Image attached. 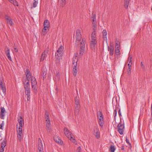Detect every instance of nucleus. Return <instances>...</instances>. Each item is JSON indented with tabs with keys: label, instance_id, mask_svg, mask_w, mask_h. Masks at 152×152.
<instances>
[{
	"label": "nucleus",
	"instance_id": "obj_55",
	"mask_svg": "<svg viewBox=\"0 0 152 152\" xmlns=\"http://www.w3.org/2000/svg\"><path fill=\"white\" fill-rule=\"evenodd\" d=\"M126 141L127 143L129 144V145L130 144V143L129 140H128L127 138H126Z\"/></svg>",
	"mask_w": 152,
	"mask_h": 152
},
{
	"label": "nucleus",
	"instance_id": "obj_26",
	"mask_svg": "<svg viewBox=\"0 0 152 152\" xmlns=\"http://www.w3.org/2000/svg\"><path fill=\"white\" fill-rule=\"evenodd\" d=\"M103 37L104 39L107 40V32L106 30L104 29L102 31Z\"/></svg>",
	"mask_w": 152,
	"mask_h": 152
},
{
	"label": "nucleus",
	"instance_id": "obj_40",
	"mask_svg": "<svg viewBox=\"0 0 152 152\" xmlns=\"http://www.w3.org/2000/svg\"><path fill=\"white\" fill-rule=\"evenodd\" d=\"M132 57L130 56L129 55V57L128 58V61L129 62V63L132 64Z\"/></svg>",
	"mask_w": 152,
	"mask_h": 152
},
{
	"label": "nucleus",
	"instance_id": "obj_62",
	"mask_svg": "<svg viewBox=\"0 0 152 152\" xmlns=\"http://www.w3.org/2000/svg\"><path fill=\"white\" fill-rule=\"evenodd\" d=\"M151 118H152V111H151Z\"/></svg>",
	"mask_w": 152,
	"mask_h": 152
},
{
	"label": "nucleus",
	"instance_id": "obj_50",
	"mask_svg": "<svg viewBox=\"0 0 152 152\" xmlns=\"http://www.w3.org/2000/svg\"><path fill=\"white\" fill-rule=\"evenodd\" d=\"M31 77L26 76V79H27V80L28 81V82H29V81L30 80V77L31 78Z\"/></svg>",
	"mask_w": 152,
	"mask_h": 152
},
{
	"label": "nucleus",
	"instance_id": "obj_53",
	"mask_svg": "<svg viewBox=\"0 0 152 152\" xmlns=\"http://www.w3.org/2000/svg\"><path fill=\"white\" fill-rule=\"evenodd\" d=\"M91 36H95V31H93L91 34Z\"/></svg>",
	"mask_w": 152,
	"mask_h": 152
},
{
	"label": "nucleus",
	"instance_id": "obj_57",
	"mask_svg": "<svg viewBox=\"0 0 152 152\" xmlns=\"http://www.w3.org/2000/svg\"><path fill=\"white\" fill-rule=\"evenodd\" d=\"M46 74V73H45V72H43V74H42V76L43 77V79H44V76H45Z\"/></svg>",
	"mask_w": 152,
	"mask_h": 152
},
{
	"label": "nucleus",
	"instance_id": "obj_5",
	"mask_svg": "<svg viewBox=\"0 0 152 152\" xmlns=\"http://www.w3.org/2000/svg\"><path fill=\"white\" fill-rule=\"evenodd\" d=\"M31 77L32 87L34 90L36 89V87L37 86V82L36 79L35 77L33 76H32Z\"/></svg>",
	"mask_w": 152,
	"mask_h": 152
},
{
	"label": "nucleus",
	"instance_id": "obj_29",
	"mask_svg": "<svg viewBox=\"0 0 152 152\" xmlns=\"http://www.w3.org/2000/svg\"><path fill=\"white\" fill-rule=\"evenodd\" d=\"M91 18L92 19V23H96V15L92 13Z\"/></svg>",
	"mask_w": 152,
	"mask_h": 152
},
{
	"label": "nucleus",
	"instance_id": "obj_3",
	"mask_svg": "<svg viewBox=\"0 0 152 152\" xmlns=\"http://www.w3.org/2000/svg\"><path fill=\"white\" fill-rule=\"evenodd\" d=\"M117 128L119 133L121 135L123 134L124 128V124H122L120 122L117 126Z\"/></svg>",
	"mask_w": 152,
	"mask_h": 152
},
{
	"label": "nucleus",
	"instance_id": "obj_30",
	"mask_svg": "<svg viewBox=\"0 0 152 152\" xmlns=\"http://www.w3.org/2000/svg\"><path fill=\"white\" fill-rule=\"evenodd\" d=\"M46 126L47 128V129L48 130H49L51 129V126L50 125V121H49L48 122H46Z\"/></svg>",
	"mask_w": 152,
	"mask_h": 152
},
{
	"label": "nucleus",
	"instance_id": "obj_14",
	"mask_svg": "<svg viewBox=\"0 0 152 152\" xmlns=\"http://www.w3.org/2000/svg\"><path fill=\"white\" fill-rule=\"evenodd\" d=\"M1 111L0 113V117L3 119H4V113L5 112V108L4 107H1Z\"/></svg>",
	"mask_w": 152,
	"mask_h": 152
},
{
	"label": "nucleus",
	"instance_id": "obj_13",
	"mask_svg": "<svg viewBox=\"0 0 152 152\" xmlns=\"http://www.w3.org/2000/svg\"><path fill=\"white\" fill-rule=\"evenodd\" d=\"M77 56L76 55L74 54V56L72 60V66H77V62L78 61V59L77 58Z\"/></svg>",
	"mask_w": 152,
	"mask_h": 152
},
{
	"label": "nucleus",
	"instance_id": "obj_37",
	"mask_svg": "<svg viewBox=\"0 0 152 152\" xmlns=\"http://www.w3.org/2000/svg\"><path fill=\"white\" fill-rule=\"evenodd\" d=\"M119 48H115V53L116 55H119L120 53Z\"/></svg>",
	"mask_w": 152,
	"mask_h": 152
},
{
	"label": "nucleus",
	"instance_id": "obj_24",
	"mask_svg": "<svg viewBox=\"0 0 152 152\" xmlns=\"http://www.w3.org/2000/svg\"><path fill=\"white\" fill-rule=\"evenodd\" d=\"M66 3V0H60L59 6L61 7H63Z\"/></svg>",
	"mask_w": 152,
	"mask_h": 152
},
{
	"label": "nucleus",
	"instance_id": "obj_1",
	"mask_svg": "<svg viewBox=\"0 0 152 152\" xmlns=\"http://www.w3.org/2000/svg\"><path fill=\"white\" fill-rule=\"evenodd\" d=\"M64 131L65 135L72 142L75 143L76 142L75 140L73 138V135L71 132L66 127L64 128Z\"/></svg>",
	"mask_w": 152,
	"mask_h": 152
},
{
	"label": "nucleus",
	"instance_id": "obj_34",
	"mask_svg": "<svg viewBox=\"0 0 152 152\" xmlns=\"http://www.w3.org/2000/svg\"><path fill=\"white\" fill-rule=\"evenodd\" d=\"M9 1L11 3H12L14 6L17 7L18 6V3L16 1H14L13 0H10Z\"/></svg>",
	"mask_w": 152,
	"mask_h": 152
},
{
	"label": "nucleus",
	"instance_id": "obj_27",
	"mask_svg": "<svg viewBox=\"0 0 152 152\" xmlns=\"http://www.w3.org/2000/svg\"><path fill=\"white\" fill-rule=\"evenodd\" d=\"M54 139L56 142L59 143L60 144H62L63 143V142L61 140L58 138L57 137H54Z\"/></svg>",
	"mask_w": 152,
	"mask_h": 152
},
{
	"label": "nucleus",
	"instance_id": "obj_8",
	"mask_svg": "<svg viewBox=\"0 0 152 152\" xmlns=\"http://www.w3.org/2000/svg\"><path fill=\"white\" fill-rule=\"evenodd\" d=\"M80 43L82 45V46H80V51H82L83 52H84L85 48V39H83L82 42H80Z\"/></svg>",
	"mask_w": 152,
	"mask_h": 152
},
{
	"label": "nucleus",
	"instance_id": "obj_7",
	"mask_svg": "<svg viewBox=\"0 0 152 152\" xmlns=\"http://www.w3.org/2000/svg\"><path fill=\"white\" fill-rule=\"evenodd\" d=\"M76 39L77 40L79 41H80L81 39V35L80 33V31L79 29H77L76 32Z\"/></svg>",
	"mask_w": 152,
	"mask_h": 152
},
{
	"label": "nucleus",
	"instance_id": "obj_44",
	"mask_svg": "<svg viewBox=\"0 0 152 152\" xmlns=\"http://www.w3.org/2000/svg\"><path fill=\"white\" fill-rule=\"evenodd\" d=\"M1 88L3 92L4 93L6 91V89L5 88H4V86H3L0 87Z\"/></svg>",
	"mask_w": 152,
	"mask_h": 152
},
{
	"label": "nucleus",
	"instance_id": "obj_9",
	"mask_svg": "<svg viewBox=\"0 0 152 152\" xmlns=\"http://www.w3.org/2000/svg\"><path fill=\"white\" fill-rule=\"evenodd\" d=\"M93 134L96 136L97 139H98L100 137L99 133V130L96 128H95L94 129V131Z\"/></svg>",
	"mask_w": 152,
	"mask_h": 152
},
{
	"label": "nucleus",
	"instance_id": "obj_32",
	"mask_svg": "<svg viewBox=\"0 0 152 152\" xmlns=\"http://www.w3.org/2000/svg\"><path fill=\"white\" fill-rule=\"evenodd\" d=\"M25 73L26 76L31 77V74L28 69H26Z\"/></svg>",
	"mask_w": 152,
	"mask_h": 152
},
{
	"label": "nucleus",
	"instance_id": "obj_31",
	"mask_svg": "<svg viewBox=\"0 0 152 152\" xmlns=\"http://www.w3.org/2000/svg\"><path fill=\"white\" fill-rule=\"evenodd\" d=\"M115 150V146L111 145L110 148V152H114Z\"/></svg>",
	"mask_w": 152,
	"mask_h": 152
},
{
	"label": "nucleus",
	"instance_id": "obj_39",
	"mask_svg": "<svg viewBox=\"0 0 152 152\" xmlns=\"http://www.w3.org/2000/svg\"><path fill=\"white\" fill-rule=\"evenodd\" d=\"M34 2L33 3L32 7L34 8L37 6V4H38V1H36V0H34Z\"/></svg>",
	"mask_w": 152,
	"mask_h": 152
},
{
	"label": "nucleus",
	"instance_id": "obj_2",
	"mask_svg": "<svg viewBox=\"0 0 152 152\" xmlns=\"http://www.w3.org/2000/svg\"><path fill=\"white\" fill-rule=\"evenodd\" d=\"M97 115L99 120V125L101 127H102L104 124L103 114L101 111H99L97 112Z\"/></svg>",
	"mask_w": 152,
	"mask_h": 152
},
{
	"label": "nucleus",
	"instance_id": "obj_12",
	"mask_svg": "<svg viewBox=\"0 0 152 152\" xmlns=\"http://www.w3.org/2000/svg\"><path fill=\"white\" fill-rule=\"evenodd\" d=\"M48 52V50H45L43 53H42V56H41V57L40 59V61H43L45 57L47 56V54Z\"/></svg>",
	"mask_w": 152,
	"mask_h": 152
},
{
	"label": "nucleus",
	"instance_id": "obj_18",
	"mask_svg": "<svg viewBox=\"0 0 152 152\" xmlns=\"http://www.w3.org/2000/svg\"><path fill=\"white\" fill-rule=\"evenodd\" d=\"M44 26L45 28H49L50 26V22L47 20H45L44 23Z\"/></svg>",
	"mask_w": 152,
	"mask_h": 152
},
{
	"label": "nucleus",
	"instance_id": "obj_22",
	"mask_svg": "<svg viewBox=\"0 0 152 152\" xmlns=\"http://www.w3.org/2000/svg\"><path fill=\"white\" fill-rule=\"evenodd\" d=\"M26 81V80L25 79V82H23V84L24 88H30V85L29 82H27L26 83L25 82Z\"/></svg>",
	"mask_w": 152,
	"mask_h": 152
},
{
	"label": "nucleus",
	"instance_id": "obj_56",
	"mask_svg": "<svg viewBox=\"0 0 152 152\" xmlns=\"http://www.w3.org/2000/svg\"><path fill=\"white\" fill-rule=\"evenodd\" d=\"M3 86V83L2 80L0 79V87Z\"/></svg>",
	"mask_w": 152,
	"mask_h": 152
},
{
	"label": "nucleus",
	"instance_id": "obj_47",
	"mask_svg": "<svg viewBox=\"0 0 152 152\" xmlns=\"http://www.w3.org/2000/svg\"><path fill=\"white\" fill-rule=\"evenodd\" d=\"M83 53H84V52H83L82 51L80 50V52H79V56H82L83 55Z\"/></svg>",
	"mask_w": 152,
	"mask_h": 152
},
{
	"label": "nucleus",
	"instance_id": "obj_21",
	"mask_svg": "<svg viewBox=\"0 0 152 152\" xmlns=\"http://www.w3.org/2000/svg\"><path fill=\"white\" fill-rule=\"evenodd\" d=\"M72 73L73 75L75 77L77 73V66H73Z\"/></svg>",
	"mask_w": 152,
	"mask_h": 152
},
{
	"label": "nucleus",
	"instance_id": "obj_49",
	"mask_svg": "<svg viewBox=\"0 0 152 152\" xmlns=\"http://www.w3.org/2000/svg\"><path fill=\"white\" fill-rule=\"evenodd\" d=\"M93 27H94V28H96L97 25L96 23H92Z\"/></svg>",
	"mask_w": 152,
	"mask_h": 152
},
{
	"label": "nucleus",
	"instance_id": "obj_25",
	"mask_svg": "<svg viewBox=\"0 0 152 152\" xmlns=\"http://www.w3.org/2000/svg\"><path fill=\"white\" fill-rule=\"evenodd\" d=\"M130 0H124V5L126 9H127L128 7Z\"/></svg>",
	"mask_w": 152,
	"mask_h": 152
},
{
	"label": "nucleus",
	"instance_id": "obj_63",
	"mask_svg": "<svg viewBox=\"0 0 152 152\" xmlns=\"http://www.w3.org/2000/svg\"><path fill=\"white\" fill-rule=\"evenodd\" d=\"M151 111H152V104L151 105Z\"/></svg>",
	"mask_w": 152,
	"mask_h": 152
},
{
	"label": "nucleus",
	"instance_id": "obj_6",
	"mask_svg": "<svg viewBox=\"0 0 152 152\" xmlns=\"http://www.w3.org/2000/svg\"><path fill=\"white\" fill-rule=\"evenodd\" d=\"M5 53L8 58L9 60L12 61V58L10 54V48L8 47H7V46H6L5 48Z\"/></svg>",
	"mask_w": 152,
	"mask_h": 152
},
{
	"label": "nucleus",
	"instance_id": "obj_19",
	"mask_svg": "<svg viewBox=\"0 0 152 152\" xmlns=\"http://www.w3.org/2000/svg\"><path fill=\"white\" fill-rule=\"evenodd\" d=\"M45 121L46 122H48L49 121H50L49 115L48 113L46 111L45 115Z\"/></svg>",
	"mask_w": 152,
	"mask_h": 152
},
{
	"label": "nucleus",
	"instance_id": "obj_41",
	"mask_svg": "<svg viewBox=\"0 0 152 152\" xmlns=\"http://www.w3.org/2000/svg\"><path fill=\"white\" fill-rule=\"evenodd\" d=\"M131 68L128 67V68L127 69V72H128V74L129 75H130L131 74Z\"/></svg>",
	"mask_w": 152,
	"mask_h": 152
},
{
	"label": "nucleus",
	"instance_id": "obj_42",
	"mask_svg": "<svg viewBox=\"0 0 152 152\" xmlns=\"http://www.w3.org/2000/svg\"><path fill=\"white\" fill-rule=\"evenodd\" d=\"M114 114H115L114 119H115L117 114V109L116 108H115V109L114 110Z\"/></svg>",
	"mask_w": 152,
	"mask_h": 152
},
{
	"label": "nucleus",
	"instance_id": "obj_33",
	"mask_svg": "<svg viewBox=\"0 0 152 152\" xmlns=\"http://www.w3.org/2000/svg\"><path fill=\"white\" fill-rule=\"evenodd\" d=\"M120 45L119 42L117 39L115 42V48H120Z\"/></svg>",
	"mask_w": 152,
	"mask_h": 152
},
{
	"label": "nucleus",
	"instance_id": "obj_61",
	"mask_svg": "<svg viewBox=\"0 0 152 152\" xmlns=\"http://www.w3.org/2000/svg\"><path fill=\"white\" fill-rule=\"evenodd\" d=\"M121 149L122 150H124V146H122L121 147Z\"/></svg>",
	"mask_w": 152,
	"mask_h": 152
},
{
	"label": "nucleus",
	"instance_id": "obj_46",
	"mask_svg": "<svg viewBox=\"0 0 152 152\" xmlns=\"http://www.w3.org/2000/svg\"><path fill=\"white\" fill-rule=\"evenodd\" d=\"M57 50H59V51L62 52L63 48L62 45H61L59 47L58 49Z\"/></svg>",
	"mask_w": 152,
	"mask_h": 152
},
{
	"label": "nucleus",
	"instance_id": "obj_23",
	"mask_svg": "<svg viewBox=\"0 0 152 152\" xmlns=\"http://www.w3.org/2000/svg\"><path fill=\"white\" fill-rule=\"evenodd\" d=\"M96 36H91V44L94 45L96 44L97 41L96 39Z\"/></svg>",
	"mask_w": 152,
	"mask_h": 152
},
{
	"label": "nucleus",
	"instance_id": "obj_11",
	"mask_svg": "<svg viewBox=\"0 0 152 152\" xmlns=\"http://www.w3.org/2000/svg\"><path fill=\"white\" fill-rule=\"evenodd\" d=\"M18 122L19 123V126H23L24 124V120L21 116H19L18 118Z\"/></svg>",
	"mask_w": 152,
	"mask_h": 152
},
{
	"label": "nucleus",
	"instance_id": "obj_36",
	"mask_svg": "<svg viewBox=\"0 0 152 152\" xmlns=\"http://www.w3.org/2000/svg\"><path fill=\"white\" fill-rule=\"evenodd\" d=\"M75 105H77V104L79 105L80 104V103L79 101L77 98V97H75Z\"/></svg>",
	"mask_w": 152,
	"mask_h": 152
},
{
	"label": "nucleus",
	"instance_id": "obj_54",
	"mask_svg": "<svg viewBox=\"0 0 152 152\" xmlns=\"http://www.w3.org/2000/svg\"><path fill=\"white\" fill-rule=\"evenodd\" d=\"M0 152H4V148H1L0 149Z\"/></svg>",
	"mask_w": 152,
	"mask_h": 152
},
{
	"label": "nucleus",
	"instance_id": "obj_28",
	"mask_svg": "<svg viewBox=\"0 0 152 152\" xmlns=\"http://www.w3.org/2000/svg\"><path fill=\"white\" fill-rule=\"evenodd\" d=\"M7 140L6 138L1 143V148H4L6 145Z\"/></svg>",
	"mask_w": 152,
	"mask_h": 152
},
{
	"label": "nucleus",
	"instance_id": "obj_48",
	"mask_svg": "<svg viewBox=\"0 0 152 152\" xmlns=\"http://www.w3.org/2000/svg\"><path fill=\"white\" fill-rule=\"evenodd\" d=\"M48 28H45V27H44V28L42 29V31L45 34H46L47 33V29Z\"/></svg>",
	"mask_w": 152,
	"mask_h": 152
},
{
	"label": "nucleus",
	"instance_id": "obj_15",
	"mask_svg": "<svg viewBox=\"0 0 152 152\" xmlns=\"http://www.w3.org/2000/svg\"><path fill=\"white\" fill-rule=\"evenodd\" d=\"M75 115H77L78 114L80 110V104L75 105Z\"/></svg>",
	"mask_w": 152,
	"mask_h": 152
},
{
	"label": "nucleus",
	"instance_id": "obj_58",
	"mask_svg": "<svg viewBox=\"0 0 152 152\" xmlns=\"http://www.w3.org/2000/svg\"><path fill=\"white\" fill-rule=\"evenodd\" d=\"M14 51L15 52H18V49L17 48H14Z\"/></svg>",
	"mask_w": 152,
	"mask_h": 152
},
{
	"label": "nucleus",
	"instance_id": "obj_17",
	"mask_svg": "<svg viewBox=\"0 0 152 152\" xmlns=\"http://www.w3.org/2000/svg\"><path fill=\"white\" fill-rule=\"evenodd\" d=\"M110 47L108 46V50L110 51V55L112 56L113 54L114 48L113 45H110Z\"/></svg>",
	"mask_w": 152,
	"mask_h": 152
},
{
	"label": "nucleus",
	"instance_id": "obj_38",
	"mask_svg": "<svg viewBox=\"0 0 152 152\" xmlns=\"http://www.w3.org/2000/svg\"><path fill=\"white\" fill-rule=\"evenodd\" d=\"M22 133H17V136L18 140L20 141H21V134Z\"/></svg>",
	"mask_w": 152,
	"mask_h": 152
},
{
	"label": "nucleus",
	"instance_id": "obj_20",
	"mask_svg": "<svg viewBox=\"0 0 152 152\" xmlns=\"http://www.w3.org/2000/svg\"><path fill=\"white\" fill-rule=\"evenodd\" d=\"M5 18L8 23L11 26H12L13 24V23L12 21V19L10 18H9L8 16H7L5 17Z\"/></svg>",
	"mask_w": 152,
	"mask_h": 152
},
{
	"label": "nucleus",
	"instance_id": "obj_10",
	"mask_svg": "<svg viewBox=\"0 0 152 152\" xmlns=\"http://www.w3.org/2000/svg\"><path fill=\"white\" fill-rule=\"evenodd\" d=\"M30 88H24L25 93L27 96V99L28 101L30 99Z\"/></svg>",
	"mask_w": 152,
	"mask_h": 152
},
{
	"label": "nucleus",
	"instance_id": "obj_60",
	"mask_svg": "<svg viewBox=\"0 0 152 152\" xmlns=\"http://www.w3.org/2000/svg\"><path fill=\"white\" fill-rule=\"evenodd\" d=\"M93 31H95V30H96V28H94V27H93Z\"/></svg>",
	"mask_w": 152,
	"mask_h": 152
},
{
	"label": "nucleus",
	"instance_id": "obj_45",
	"mask_svg": "<svg viewBox=\"0 0 152 152\" xmlns=\"http://www.w3.org/2000/svg\"><path fill=\"white\" fill-rule=\"evenodd\" d=\"M81 147L79 146L77 148V152H81Z\"/></svg>",
	"mask_w": 152,
	"mask_h": 152
},
{
	"label": "nucleus",
	"instance_id": "obj_16",
	"mask_svg": "<svg viewBox=\"0 0 152 152\" xmlns=\"http://www.w3.org/2000/svg\"><path fill=\"white\" fill-rule=\"evenodd\" d=\"M63 55V53L62 52H60L59 50H57L56 53V58L57 59H59L60 57H61Z\"/></svg>",
	"mask_w": 152,
	"mask_h": 152
},
{
	"label": "nucleus",
	"instance_id": "obj_59",
	"mask_svg": "<svg viewBox=\"0 0 152 152\" xmlns=\"http://www.w3.org/2000/svg\"><path fill=\"white\" fill-rule=\"evenodd\" d=\"M131 64L129 63V64H128V67H130L131 68Z\"/></svg>",
	"mask_w": 152,
	"mask_h": 152
},
{
	"label": "nucleus",
	"instance_id": "obj_35",
	"mask_svg": "<svg viewBox=\"0 0 152 152\" xmlns=\"http://www.w3.org/2000/svg\"><path fill=\"white\" fill-rule=\"evenodd\" d=\"M22 128L23 126H19L18 129H17V133H20L22 134Z\"/></svg>",
	"mask_w": 152,
	"mask_h": 152
},
{
	"label": "nucleus",
	"instance_id": "obj_43",
	"mask_svg": "<svg viewBox=\"0 0 152 152\" xmlns=\"http://www.w3.org/2000/svg\"><path fill=\"white\" fill-rule=\"evenodd\" d=\"M4 121H2V123H1V124L0 125V129H3V126H4Z\"/></svg>",
	"mask_w": 152,
	"mask_h": 152
},
{
	"label": "nucleus",
	"instance_id": "obj_4",
	"mask_svg": "<svg viewBox=\"0 0 152 152\" xmlns=\"http://www.w3.org/2000/svg\"><path fill=\"white\" fill-rule=\"evenodd\" d=\"M37 148L39 151L38 152H44L43 144L42 140L40 138L38 139Z\"/></svg>",
	"mask_w": 152,
	"mask_h": 152
},
{
	"label": "nucleus",
	"instance_id": "obj_51",
	"mask_svg": "<svg viewBox=\"0 0 152 152\" xmlns=\"http://www.w3.org/2000/svg\"><path fill=\"white\" fill-rule=\"evenodd\" d=\"M118 113L120 117L121 116V112L120 109H119V110L118 111Z\"/></svg>",
	"mask_w": 152,
	"mask_h": 152
},
{
	"label": "nucleus",
	"instance_id": "obj_52",
	"mask_svg": "<svg viewBox=\"0 0 152 152\" xmlns=\"http://www.w3.org/2000/svg\"><path fill=\"white\" fill-rule=\"evenodd\" d=\"M141 66L143 68H145V66L143 64V63H142V62H141Z\"/></svg>",
	"mask_w": 152,
	"mask_h": 152
}]
</instances>
